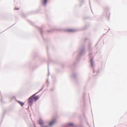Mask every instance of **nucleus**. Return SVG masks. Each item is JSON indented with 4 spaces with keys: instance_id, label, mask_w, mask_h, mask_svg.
<instances>
[{
    "instance_id": "nucleus-1",
    "label": "nucleus",
    "mask_w": 127,
    "mask_h": 127,
    "mask_svg": "<svg viewBox=\"0 0 127 127\" xmlns=\"http://www.w3.org/2000/svg\"><path fill=\"white\" fill-rule=\"evenodd\" d=\"M35 96V94L33 95L29 98L28 102L30 105H32L33 103V98Z\"/></svg>"
},
{
    "instance_id": "nucleus-2",
    "label": "nucleus",
    "mask_w": 127,
    "mask_h": 127,
    "mask_svg": "<svg viewBox=\"0 0 127 127\" xmlns=\"http://www.w3.org/2000/svg\"><path fill=\"white\" fill-rule=\"evenodd\" d=\"M38 123L43 127H47V126H45V123L41 119H39L38 121Z\"/></svg>"
},
{
    "instance_id": "nucleus-3",
    "label": "nucleus",
    "mask_w": 127,
    "mask_h": 127,
    "mask_svg": "<svg viewBox=\"0 0 127 127\" xmlns=\"http://www.w3.org/2000/svg\"><path fill=\"white\" fill-rule=\"evenodd\" d=\"M39 98V96H34L33 98V99L35 101H36V100H38Z\"/></svg>"
},
{
    "instance_id": "nucleus-4",
    "label": "nucleus",
    "mask_w": 127,
    "mask_h": 127,
    "mask_svg": "<svg viewBox=\"0 0 127 127\" xmlns=\"http://www.w3.org/2000/svg\"><path fill=\"white\" fill-rule=\"evenodd\" d=\"M55 121L53 120L49 124V126H51L52 125H53L55 123Z\"/></svg>"
},
{
    "instance_id": "nucleus-5",
    "label": "nucleus",
    "mask_w": 127,
    "mask_h": 127,
    "mask_svg": "<svg viewBox=\"0 0 127 127\" xmlns=\"http://www.w3.org/2000/svg\"><path fill=\"white\" fill-rule=\"evenodd\" d=\"M17 102L20 104L22 106H23L24 104V103L19 101H17Z\"/></svg>"
},
{
    "instance_id": "nucleus-6",
    "label": "nucleus",
    "mask_w": 127,
    "mask_h": 127,
    "mask_svg": "<svg viewBox=\"0 0 127 127\" xmlns=\"http://www.w3.org/2000/svg\"><path fill=\"white\" fill-rule=\"evenodd\" d=\"M47 0H44L43 1V4H46L47 3Z\"/></svg>"
},
{
    "instance_id": "nucleus-7",
    "label": "nucleus",
    "mask_w": 127,
    "mask_h": 127,
    "mask_svg": "<svg viewBox=\"0 0 127 127\" xmlns=\"http://www.w3.org/2000/svg\"><path fill=\"white\" fill-rule=\"evenodd\" d=\"M67 31L68 32H72L73 31V30L71 29H69L67 30Z\"/></svg>"
},
{
    "instance_id": "nucleus-8",
    "label": "nucleus",
    "mask_w": 127,
    "mask_h": 127,
    "mask_svg": "<svg viewBox=\"0 0 127 127\" xmlns=\"http://www.w3.org/2000/svg\"><path fill=\"white\" fill-rule=\"evenodd\" d=\"M73 124L72 123H70L69 124V125L70 126H73Z\"/></svg>"
}]
</instances>
